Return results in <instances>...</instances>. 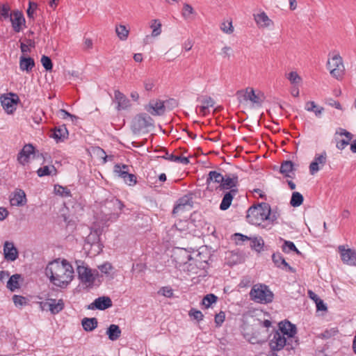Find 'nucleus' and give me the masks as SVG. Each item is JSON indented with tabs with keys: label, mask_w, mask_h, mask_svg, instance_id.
I'll return each mask as SVG.
<instances>
[{
	"label": "nucleus",
	"mask_w": 356,
	"mask_h": 356,
	"mask_svg": "<svg viewBox=\"0 0 356 356\" xmlns=\"http://www.w3.org/2000/svg\"><path fill=\"white\" fill-rule=\"evenodd\" d=\"M45 275L54 285L65 289L74 278V268L67 260L63 259L60 263L57 259L48 264Z\"/></svg>",
	"instance_id": "f257e3e1"
},
{
	"label": "nucleus",
	"mask_w": 356,
	"mask_h": 356,
	"mask_svg": "<svg viewBox=\"0 0 356 356\" xmlns=\"http://www.w3.org/2000/svg\"><path fill=\"white\" fill-rule=\"evenodd\" d=\"M225 178L222 184L216 187V190L227 191L222 197L220 204V209L225 211L229 208L234 196L238 193L237 186L238 185V177L235 173H227L225 171Z\"/></svg>",
	"instance_id": "f03ea898"
},
{
	"label": "nucleus",
	"mask_w": 356,
	"mask_h": 356,
	"mask_svg": "<svg viewBox=\"0 0 356 356\" xmlns=\"http://www.w3.org/2000/svg\"><path fill=\"white\" fill-rule=\"evenodd\" d=\"M269 214V204L262 202L250 207L246 211V220L252 225L260 226L266 222Z\"/></svg>",
	"instance_id": "7ed1b4c3"
},
{
	"label": "nucleus",
	"mask_w": 356,
	"mask_h": 356,
	"mask_svg": "<svg viewBox=\"0 0 356 356\" xmlns=\"http://www.w3.org/2000/svg\"><path fill=\"white\" fill-rule=\"evenodd\" d=\"M250 299L260 304H268L273 302L274 294L268 286L264 284H254L250 292Z\"/></svg>",
	"instance_id": "20e7f679"
},
{
	"label": "nucleus",
	"mask_w": 356,
	"mask_h": 356,
	"mask_svg": "<svg viewBox=\"0 0 356 356\" xmlns=\"http://www.w3.org/2000/svg\"><path fill=\"white\" fill-rule=\"evenodd\" d=\"M154 128V120L146 113L137 114L131 122V131L134 134H138L140 132L148 133V128Z\"/></svg>",
	"instance_id": "39448f33"
},
{
	"label": "nucleus",
	"mask_w": 356,
	"mask_h": 356,
	"mask_svg": "<svg viewBox=\"0 0 356 356\" xmlns=\"http://www.w3.org/2000/svg\"><path fill=\"white\" fill-rule=\"evenodd\" d=\"M299 344V340L296 338L294 340V343L287 341L286 337L283 334H280L278 332L275 330L273 332V338L269 341V346L270 350L273 351H280L284 348V346H287V349H294Z\"/></svg>",
	"instance_id": "423d86ee"
},
{
	"label": "nucleus",
	"mask_w": 356,
	"mask_h": 356,
	"mask_svg": "<svg viewBox=\"0 0 356 356\" xmlns=\"http://www.w3.org/2000/svg\"><path fill=\"white\" fill-rule=\"evenodd\" d=\"M124 203L115 197L111 199H106L104 201L101 206L102 211L111 213V218L118 219L124 207Z\"/></svg>",
	"instance_id": "0eeeda50"
},
{
	"label": "nucleus",
	"mask_w": 356,
	"mask_h": 356,
	"mask_svg": "<svg viewBox=\"0 0 356 356\" xmlns=\"http://www.w3.org/2000/svg\"><path fill=\"white\" fill-rule=\"evenodd\" d=\"M266 99L264 93L258 89L246 87V105L249 104L250 108H261Z\"/></svg>",
	"instance_id": "6e6552de"
},
{
	"label": "nucleus",
	"mask_w": 356,
	"mask_h": 356,
	"mask_svg": "<svg viewBox=\"0 0 356 356\" xmlns=\"http://www.w3.org/2000/svg\"><path fill=\"white\" fill-rule=\"evenodd\" d=\"M31 155H33L34 158L42 157L44 159L45 156L48 155V154L40 153L33 144L29 143L24 145L17 154V161L21 165H25L29 162Z\"/></svg>",
	"instance_id": "1a4fd4ad"
},
{
	"label": "nucleus",
	"mask_w": 356,
	"mask_h": 356,
	"mask_svg": "<svg viewBox=\"0 0 356 356\" xmlns=\"http://www.w3.org/2000/svg\"><path fill=\"white\" fill-rule=\"evenodd\" d=\"M327 67L333 77L337 79L342 77L344 71V65L342 58L339 54H335L331 58H329L327 63Z\"/></svg>",
	"instance_id": "9d476101"
},
{
	"label": "nucleus",
	"mask_w": 356,
	"mask_h": 356,
	"mask_svg": "<svg viewBox=\"0 0 356 356\" xmlns=\"http://www.w3.org/2000/svg\"><path fill=\"white\" fill-rule=\"evenodd\" d=\"M129 165L124 163H116L113 167V172L122 178L125 184L134 186L137 183V177L134 174L129 172Z\"/></svg>",
	"instance_id": "9b49d317"
},
{
	"label": "nucleus",
	"mask_w": 356,
	"mask_h": 356,
	"mask_svg": "<svg viewBox=\"0 0 356 356\" xmlns=\"http://www.w3.org/2000/svg\"><path fill=\"white\" fill-rule=\"evenodd\" d=\"M0 102L6 113L13 114L16 110L15 106L20 102V99L16 93L10 92L1 95Z\"/></svg>",
	"instance_id": "f8f14e48"
},
{
	"label": "nucleus",
	"mask_w": 356,
	"mask_h": 356,
	"mask_svg": "<svg viewBox=\"0 0 356 356\" xmlns=\"http://www.w3.org/2000/svg\"><path fill=\"white\" fill-rule=\"evenodd\" d=\"M193 194L192 193H188L179 197L174 205L172 211V216H175L177 213L186 211L188 207L191 209L193 207Z\"/></svg>",
	"instance_id": "ddd939ff"
},
{
	"label": "nucleus",
	"mask_w": 356,
	"mask_h": 356,
	"mask_svg": "<svg viewBox=\"0 0 356 356\" xmlns=\"http://www.w3.org/2000/svg\"><path fill=\"white\" fill-rule=\"evenodd\" d=\"M276 331L283 334L284 337H286L288 340L294 343L293 339L295 340L297 338L295 337L297 333L296 325L288 320H284L278 323V329Z\"/></svg>",
	"instance_id": "4468645a"
},
{
	"label": "nucleus",
	"mask_w": 356,
	"mask_h": 356,
	"mask_svg": "<svg viewBox=\"0 0 356 356\" xmlns=\"http://www.w3.org/2000/svg\"><path fill=\"white\" fill-rule=\"evenodd\" d=\"M145 110L153 116H161L165 113V102L157 99H152L149 102L145 105Z\"/></svg>",
	"instance_id": "2eb2a0df"
},
{
	"label": "nucleus",
	"mask_w": 356,
	"mask_h": 356,
	"mask_svg": "<svg viewBox=\"0 0 356 356\" xmlns=\"http://www.w3.org/2000/svg\"><path fill=\"white\" fill-rule=\"evenodd\" d=\"M226 264L229 266L243 264L245 261V253L243 250L236 248L227 251L225 255Z\"/></svg>",
	"instance_id": "dca6fc26"
},
{
	"label": "nucleus",
	"mask_w": 356,
	"mask_h": 356,
	"mask_svg": "<svg viewBox=\"0 0 356 356\" xmlns=\"http://www.w3.org/2000/svg\"><path fill=\"white\" fill-rule=\"evenodd\" d=\"M338 250L344 264L356 266V250L355 249L346 248L344 245H339Z\"/></svg>",
	"instance_id": "f3484780"
},
{
	"label": "nucleus",
	"mask_w": 356,
	"mask_h": 356,
	"mask_svg": "<svg viewBox=\"0 0 356 356\" xmlns=\"http://www.w3.org/2000/svg\"><path fill=\"white\" fill-rule=\"evenodd\" d=\"M12 24L13 31L15 33H19L22 30V26H25L26 19L24 14L19 10H14L12 15L9 18Z\"/></svg>",
	"instance_id": "a211bd4d"
},
{
	"label": "nucleus",
	"mask_w": 356,
	"mask_h": 356,
	"mask_svg": "<svg viewBox=\"0 0 356 356\" xmlns=\"http://www.w3.org/2000/svg\"><path fill=\"white\" fill-rule=\"evenodd\" d=\"M113 305V302L108 296H100L88 305L87 309L91 310H106Z\"/></svg>",
	"instance_id": "6ab92c4d"
},
{
	"label": "nucleus",
	"mask_w": 356,
	"mask_h": 356,
	"mask_svg": "<svg viewBox=\"0 0 356 356\" xmlns=\"http://www.w3.org/2000/svg\"><path fill=\"white\" fill-rule=\"evenodd\" d=\"M69 132L65 124L55 127L49 135L50 138L55 140L56 143L63 142L68 138Z\"/></svg>",
	"instance_id": "aec40b11"
},
{
	"label": "nucleus",
	"mask_w": 356,
	"mask_h": 356,
	"mask_svg": "<svg viewBox=\"0 0 356 356\" xmlns=\"http://www.w3.org/2000/svg\"><path fill=\"white\" fill-rule=\"evenodd\" d=\"M327 161V154L325 151H323L321 154H316L314 159V161L309 165V172L311 175H314L317 172L321 167L319 165L323 166Z\"/></svg>",
	"instance_id": "412c9836"
},
{
	"label": "nucleus",
	"mask_w": 356,
	"mask_h": 356,
	"mask_svg": "<svg viewBox=\"0 0 356 356\" xmlns=\"http://www.w3.org/2000/svg\"><path fill=\"white\" fill-rule=\"evenodd\" d=\"M101 232L96 229L93 232H91L90 234L86 238V242L87 243L90 244L91 246H96L97 248V253H100L102 252L104 248V245L101 241Z\"/></svg>",
	"instance_id": "4be33fe9"
},
{
	"label": "nucleus",
	"mask_w": 356,
	"mask_h": 356,
	"mask_svg": "<svg viewBox=\"0 0 356 356\" xmlns=\"http://www.w3.org/2000/svg\"><path fill=\"white\" fill-rule=\"evenodd\" d=\"M254 19L259 28H270L274 26V22L265 12H261L254 15Z\"/></svg>",
	"instance_id": "5701e85b"
},
{
	"label": "nucleus",
	"mask_w": 356,
	"mask_h": 356,
	"mask_svg": "<svg viewBox=\"0 0 356 356\" xmlns=\"http://www.w3.org/2000/svg\"><path fill=\"white\" fill-rule=\"evenodd\" d=\"M272 260L275 264V266L281 268L285 269L289 272L293 273L295 271L294 268L291 267L285 260L284 257L280 252L273 253L272 255Z\"/></svg>",
	"instance_id": "b1692460"
},
{
	"label": "nucleus",
	"mask_w": 356,
	"mask_h": 356,
	"mask_svg": "<svg viewBox=\"0 0 356 356\" xmlns=\"http://www.w3.org/2000/svg\"><path fill=\"white\" fill-rule=\"evenodd\" d=\"M4 258L13 261L18 257V251L12 242L6 241L3 246Z\"/></svg>",
	"instance_id": "393cba45"
},
{
	"label": "nucleus",
	"mask_w": 356,
	"mask_h": 356,
	"mask_svg": "<svg viewBox=\"0 0 356 356\" xmlns=\"http://www.w3.org/2000/svg\"><path fill=\"white\" fill-rule=\"evenodd\" d=\"M161 152H163L165 154L164 155L159 156V158H162L165 160H168L172 162L181 163L184 165H188L190 163L188 157L176 156L173 154H169V152L165 147H163L161 149Z\"/></svg>",
	"instance_id": "a878e982"
},
{
	"label": "nucleus",
	"mask_w": 356,
	"mask_h": 356,
	"mask_svg": "<svg viewBox=\"0 0 356 356\" xmlns=\"http://www.w3.org/2000/svg\"><path fill=\"white\" fill-rule=\"evenodd\" d=\"M76 271L78 273V277L81 282L85 283L94 282L95 279L92 277L91 270L88 267L78 265Z\"/></svg>",
	"instance_id": "bb28decb"
},
{
	"label": "nucleus",
	"mask_w": 356,
	"mask_h": 356,
	"mask_svg": "<svg viewBox=\"0 0 356 356\" xmlns=\"http://www.w3.org/2000/svg\"><path fill=\"white\" fill-rule=\"evenodd\" d=\"M188 222L190 223L191 227L193 228H202L203 227L205 222L204 218L201 212L198 211H193L191 216L189 219L188 220Z\"/></svg>",
	"instance_id": "cd10ccee"
},
{
	"label": "nucleus",
	"mask_w": 356,
	"mask_h": 356,
	"mask_svg": "<svg viewBox=\"0 0 356 356\" xmlns=\"http://www.w3.org/2000/svg\"><path fill=\"white\" fill-rule=\"evenodd\" d=\"M12 206L20 207L23 206L26 202V197L24 191L22 189H17L13 196L10 200Z\"/></svg>",
	"instance_id": "c85d7f7f"
},
{
	"label": "nucleus",
	"mask_w": 356,
	"mask_h": 356,
	"mask_svg": "<svg viewBox=\"0 0 356 356\" xmlns=\"http://www.w3.org/2000/svg\"><path fill=\"white\" fill-rule=\"evenodd\" d=\"M219 171L213 170L210 171L208 174V176L207 177L206 183L207 186H209L211 182H214L219 184L220 185L222 184V181L225 178V173L223 174L221 171H224L222 169H218ZM207 188L209 189V186H207Z\"/></svg>",
	"instance_id": "c756f323"
},
{
	"label": "nucleus",
	"mask_w": 356,
	"mask_h": 356,
	"mask_svg": "<svg viewBox=\"0 0 356 356\" xmlns=\"http://www.w3.org/2000/svg\"><path fill=\"white\" fill-rule=\"evenodd\" d=\"M35 60L31 56H25L22 55L19 58V68L22 71L29 73L35 67Z\"/></svg>",
	"instance_id": "7c9ffc66"
},
{
	"label": "nucleus",
	"mask_w": 356,
	"mask_h": 356,
	"mask_svg": "<svg viewBox=\"0 0 356 356\" xmlns=\"http://www.w3.org/2000/svg\"><path fill=\"white\" fill-rule=\"evenodd\" d=\"M294 164L291 161H284L281 163L279 172L285 177L293 178Z\"/></svg>",
	"instance_id": "2f4dec72"
},
{
	"label": "nucleus",
	"mask_w": 356,
	"mask_h": 356,
	"mask_svg": "<svg viewBox=\"0 0 356 356\" xmlns=\"http://www.w3.org/2000/svg\"><path fill=\"white\" fill-rule=\"evenodd\" d=\"M114 95L115 100L118 104L117 109L118 111L124 110L129 106V100L119 90H115Z\"/></svg>",
	"instance_id": "473e14b6"
},
{
	"label": "nucleus",
	"mask_w": 356,
	"mask_h": 356,
	"mask_svg": "<svg viewBox=\"0 0 356 356\" xmlns=\"http://www.w3.org/2000/svg\"><path fill=\"white\" fill-rule=\"evenodd\" d=\"M211 254L207 250L205 254L203 252H200L195 259L197 262L196 265H198L200 268L206 269L209 266V261L211 259Z\"/></svg>",
	"instance_id": "72a5a7b5"
},
{
	"label": "nucleus",
	"mask_w": 356,
	"mask_h": 356,
	"mask_svg": "<svg viewBox=\"0 0 356 356\" xmlns=\"http://www.w3.org/2000/svg\"><path fill=\"white\" fill-rule=\"evenodd\" d=\"M246 241H250V248L252 250L260 252L264 248V242L261 237H250L246 236Z\"/></svg>",
	"instance_id": "f704fd0d"
},
{
	"label": "nucleus",
	"mask_w": 356,
	"mask_h": 356,
	"mask_svg": "<svg viewBox=\"0 0 356 356\" xmlns=\"http://www.w3.org/2000/svg\"><path fill=\"white\" fill-rule=\"evenodd\" d=\"M23 280V277H22V275L20 274H14L12 276H10L7 282V288L10 291H15L16 289H19L20 287L19 285V280Z\"/></svg>",
	"instance_id": "c9c22d12"
},
{
	"label": "nucleus",
	"mask_w": 356,
	"mask_h": 356,
	"mask_svg": "<svg viewBox=\"0 0 356 356\" xmlns=\"http://www.w3.org/2000/svg\"><path fill=\"white\" fill-rule=\"evenodd\" d=\"M111 213L105 212L102 211L101 209V211L96 216L97 220L101 223L103 226H109L110 223L116 221L118 219H113L111 218Z\"/></svg>",
	"instance_id": "e433bc0d"
},
{
	"label": "nucleus",
	"mask_w": 356,
	"mask_h": 356,
	"mask_svg": "<svg viewBox=\"0 0 356 356\" xmlns=\"http://www.w3.org/2000/svg\"><path fill=\"white\" fill-rule=\"evenodd\" d=\"M81 325L83 328L86 332H91L94 330L98 325L97 319L95 317L92 318H84L81 321Z\"/></svg>",
	"instance_id": "4c0bfd02"
},
{
	"label": "nucleus",
	"mask_w": 356,
	"mask_h": 356,
	"mask_svg": "<svg viewBox=\"0 0 356 356\" xmlns=\"http://www.w3.org/2000/svg\"><path fill=\"white\" fill-rule=\"evenodd\" d=\"M106 334L111 341L118 339L121 335V330L118 325L111 324L107 328Z\"/></svg>",
	"instance_id": "58836bf2"
},
{
	"label": "nucleus",
	"mask_w": 356,
	"mask_h": 356,
	"mask_svg": "<svg viewBox=\"0 0 356 356\" xmlns=\"http://www.w3.org/2000/svg\"><path fill=\"white\" fill-rule=\"evenodd\" d=\"M65 308V303L63 299H59L57 303H49L48 311L52 315H56L60 313Z\"/></svg>",
	"instance_id": "ea45409f"
},
{
	"label": "nucleus",
	"mask_w": 356,
	"mask_h": 356,
	"mask_svg": "<svg viewBox=\"0 0 356 356\" xmlns=\"http://www.w3.org/2000/svg\"><path fill=\"white\" fill-rule=\"evenodd\" d=\"M218 298L213 293H209L205 295L201 302V305L204 306L205 309H208L212 306L213 304L217 302Z\"/></svg>",
	"instance_id": "a19ab883"
},
{
	"label": "nucleus",
	"mask_w": 356,
	"mask_h": 356,
	"mask_svg": "<svg viewBox=\"0 0 356 356\" xmlns=\"http://www.w3.org/2000/svg\"><path fill=\"white\" fill-rule=\"evenodd\" d=\"M305 110L310 112H314L316 116L321 115L324 108L318 106L313 101H309L305 104Z\"/></svg>",
	"instance_id": "79ce46f5"
},
{
	"label": "nucleus",
	"mask_w": 356,
	"mask_h": 356,
	"mask_svg": "<svg viewBox=\"0 0 356 356\" xmlns=\"http://www.w3.org/2000/svg\"><path fill=\"white\" fill-rule=\"evenodd\" d=\"M176 229L179 232H191L193 230V228L191 227L190 223L188 220H179L177 222L175 223L173 225Z\"/></svg>",
	"instance_id": "37998d69"
},
{
	"label": "nucleus",
	"mask_w": 356,
	"mask_h": 356,
	"mask_svg": "<svg viewBox=\"0 0 356 356\" xmlns=\"http://www.w3.org/2000/svg\"><path fill=\"white\" fill-rule=\"evenodd\" d=\"M282 251L285 253L294 252L297 254H301V252L296 248L294 243L290 241H284L282 246Z\"/></svg>",
	"instance_id": "c03bdc74"
},
{
	"label": "nucleus",
	"mask_w": 356,
	"mask_h": 356,
	"mask_svg": "<svg viewBox=\"0 0 356 356\" xmlns=\"http://www.w3.org/2000/svg\"><path fill=\"white\" fill-rule=\"evenodd\" d=\"M338 333L339 330L337 327L327 328L319 334L318 337L323 339H329L337 335Z\"/></svg>",
	"instance_id": "a18cd8bd"
},
{
	"label": "nucleus",
	"mask_w": 356,
	"mask_h": 356,
	"mask_svg": "<svg viewBox=\"0 0 356 356\" xmlns=\"http://www.w3.org/2000/svg\"><path fill=\"white\" fill-rule=\"evenodd\" d=\"M304 200V197L299 192H293L291 195L290 200V204L293 207H298L300 206Z\"/></svg>",
	"instance_id": "49530a36"
},
{
	"label": "nucleus",
	"mask_w": 356,
	"mask_h": 356,
	"mask_svg": "<svg viewBox=\"0 0 356 356\" xmlns=\"http://www.w3.org/2000/svg\"><path fill=\"white\" fill-rule=\"evenodd\" d=\"M51 170L50 169V167H49L48 165H45L44 167L40 168L37 170L38 176L40 177H44V176H49V175H51L52 171L54 172V175L56 174L57 170L55 168V166L54 165H51Z\"/></svg>",
	"instance_id": "de8ad7c7"
},
{
	"label": "nucleus",
	"mask_w": 356,
	"mask_h": 356,
	"mask_svg": "<svg viewBox=\"0 0 356 356\" xmlns=\"http://www.w3.org/2000/svg\"><path fill=\"white\" fill-rule=\"evenodd\" d=\"M10 8L8 4H0V20H6L10 17Z\"/></svg>",
	"instance_id": "09e8293b"
},
{
	"label": "nucleus",
	"mask_w": 356,
	"mask_h": 356,
	"mask_svg": "<svg viewBox=\"0 0 356 356\" xmlns=\"http://www.w3.org/2000/svg\"><path fill=\"white\" fill-rule=\"evenodd\" d=\"M54 191L56 195L61 197H72L71 191L67 187L62 186L59 184L54 186Z\"/></svg>",
	"instance_id": "8fccbe9b"
},
{
	"label": "nucleus",
	"mask_w": 356,
	"mask_h": 356,
	"mask_svg": "<svg viewBox=\"0 0 356 356\" xmlns=\"http://www.w3.org/2000/svg\"><path fill=\"white\" fill-rule=\"evenodd\" d=\"M41 63L47 72H51L53 70V63L51 58L48 56L42 55L41 57Z\"/></svg>",
	"instance_id": "3c124183"
},
{
	"label": "nucleus",
	"mask_w": 356,
	"mask_h": 356,
	"mask_svg": "<svg viewBox=\"0 0 356 356\" xmlns=\"http://www.w3.org/2000/svg\"><path fill=\"white\" fill-rule=\"evenodd\" d=\"M116 33L119 38L122 40H124L127 38L129 31L127 29L126 26L124 25H119L116 26L115 29Z\"/></svg>",
	"instance_id": "603ef678"
},
{
	"label": "nucleus",
	"mask_w": 356,
	"mask_h": 356,
	"mask_svg": "<svg viewBox=\"0 0 356 356\" xmlns=\"http://www.w3.org/2000/svg\"><path fill=\"white\" fill-rule=\"evenodd\" d=\"M278 216L279 214L277 212L271 211L270 206L269 205V214L265 222H267V225H264L263 227H266L269 224L273 225L276 223Z\"/></svg>",
	"instance_id": "864d4df0"
},
{
	"label": "nucleus",
	"mask_w": 356,
	"mask_h": 356,
	"mask_svg": "<svg viewBox=\"0 0 356 356\" xmlns=\"http://www.w3.org/2000/svg\"><path fill=\"white\" fill-rule=\"evenodd\" d=\"M157 293L168 298L174 296L173 289L170 286L161 287Z\"/></svg>",
	"instance_id": "5fc2aeb1"
},
{
	"label": "nucleus",
	"mask_w": 356,
	"mask_h": 356,
	"mask_svg": "<svg viewBox=\"0 0 356 356\" xmlns=\"http://www.w3.org/2000/svg\"><path fill=\"white\" fill-rule=\"evenodd\" d=\"M152 29V35L158 36L161 33V24L159 19H153L151 25Z\"/></svg>",
	"instance_id": "6e6d98bb"
},
{
	"label": "nucleus",
	"mask_w": 356,
	"mask_h": 356,
	"mask_svg": "<svg viewBox=\"0 0 356 356\" xmlns=\"http://www.w3.org/2000/svg\"><path fill=\"white\" fill-rule=\"evenodd\" d=\"M197 102H200L204 106L213 107L214 105L213 99L209 96H204L202 97H198L196 99Z\"/></svg>",
	"instance_id": "4d7b16f0"
},
{
	"label": "nucleus",
	"mask_w": 356,
	"mask_h": 356,
	"mask_svg": "<svg viewBox=\"0 0 356 356\" xmlns=\"http://www.w3.org/2000/svg\"><path fill=\"white\" fill-rule=\"evenodd\" d=\"M113 268V266L108 262H106L99 266V269L100 270L101 273L111 278H113V276L111 275L110 270H111Z\"/></svg>",
	"instance_id": "13d9d810"
},
{
	"label": "nucleus",
	"mask_w": 356,
	"mask_h": 356,
	"mask_svg": "<svg viewBox=\"0 0 356 356\" xmlns=\"http://www.w3.org/2000/svg\"><path fill=\"white\" fill-rule=\"evenodd\" d=\"M188 315L190 317L197 321L198 322L202 321L204 318V315L202 312L195 308H191L190 309Z\"/></svg>",
	"instance_id": "bf43d9fd"
},
{
	"label": "nucleus",
	"mask_w": 356,
	"mask_h": 356,
	"mask_svg": "<svg viewBox=\"0 0 356 356\" xmlns=\"http://www.w3.org/2000/svg\"><path fill=\"white\" fill-rule=\"evenodd\" d=\"M38 8V3L33 1L29 2V7L26 10V14L29 19H34V12Z\"/></svg>",
	"instance_id": "052dcab7"
},
{
	"label": "nucleus",
	"mask_w": 356,
	"mask_h": 356,
	"mask_svg": "<svg viewBox=\"0 0 356 356\" xmlns=\"http://www.w3.org/2000/svg\"><path fill=\"white\" fill-rule=\"evenodd\" d=\"M220 29L225 33H232L234 31L232 22L231 21H226L222 22L220 24Z\"/></svg>",
	"instance_id": "680f3d73"
},
{
	"label": "nucleus",
	"mask_w": 356,
	"mask_h": 356,
	"mask_svg": "<svg viewBox=\"0 0 356 356\" xmlns=\"http://www.w3.org/2000/svg\"><path fill=\"white\" fill-rule=\"evenodd\" d=\"M194 13V9L190 4H184L181 14L185 19L189 18L190 15L193 14Z\"/></svg>",
	"instance_id": "e2e57ef3"
},
{
	"label": "nucleus",
	"mask_w": 356,
	"mask_h": 356,
	"mask_svg": "<svg viewBox=\"0 0 356 356\" xmlns=\"http://www.w3.org/2000/svg\"><path fill=\"white\" fill-rule=\"evenodd\" d=\"M225 319V314L224 312H220L215 315L214 322L216 327H220Z\"/></svg>",
	"instance_id": "0e129e2a"
},
{
	"label": "nucleus",
	"mask_w": 356,
	"mask_h": 356,
	"mask_svg": "<svg viewBox=\"0 0 356 356\" xmlns=\"http://www.w3.org/2000/svg\"><path fill=\"white\" fill-rule=\"evenodd\" d=\"M13 300L16 306H17V305L23 306V305H26L27 303L26 298H25L22 296H20V295H14L13 296Z\"/></svg>",
	"instance_id": "69168bd1"
},
{
	"label": "nucleus",
	"mask_w": 356,
	"mask_h": 356,
	"mask_svg": "<svg viewBox=\"0 0 356 356\" xmlns=\"http://www.w3.org/2000/svg\"><path fill=\"white\" fill-rule=\"evenodd\" d=\"M231 239L236 245L241 244L245 241V234L235 233L231 236Z\"/></svg>",
	"instance_id": "338daca9"
},
{
	"label": "nucleus",
	"mask_w": 356,
	"mask_h": 356,
	"mask_svg": "<svg viewBox=\"0 0 356 356\" xmlns=\"http://www.w3.org/2000/svg\"><path fill=\"white\" fill-rule=\"evenodd\" d=\"M335 140L337 141V144H336V147L337 149H340V150H343V149L346 148V147L349 145V143L351 140H348V138L346 139H341V140H337L336 138H335Z\"/></svg>",
	"instance_id": "774afa93"
}]
</instances>
